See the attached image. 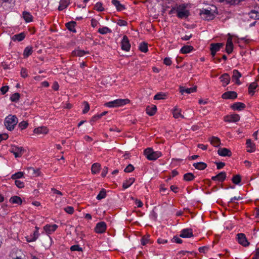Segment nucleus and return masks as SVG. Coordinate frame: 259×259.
Wrapping results in <instances>:
<instances>
[{"label":"nucleus","instance_id":"1","mask_svg":"<svg viewBox=\"0 0 259 259\" xmlns=\"http://www.w3.org/2000/svg\"><path fill=\"white\" fill-rule=\"evenodd\" d=\"M18 122V119L17 116L10 114L5 118L4 124L8 130L12 131L14 129Z\"/></svg>","mask_w":259,"mask_h":259},{"label":"nucleus","instance_id":"2","mask_svg":"<svg viewBox=\"0 0 259 259\" xmlns=\"http://www.w3.org/2000/svg\"><path fill=\"white\" fill-rule=\"evenodd\" d=\"M187 4H182L177 7V16L180 19H186L190 15V11L186 10Z\"/></svg>","mask_w":259,"mask_h":259},{"label":"nucleus","instance_id":"3","mask_svg":"<svg viewBox=\"0 0 259 259\" xmlns=\"http://www.w3.org/2000/svg\"><path fill=\"white\" fill-rule=\"evenodd\" d=\"M144 154L149 160H156L162 155L161 152L154 151L152 148H147L145 149Z\"/></svg>","mask_w":259,"mask_h":259},{"label":"nucleus","instance_id":"4","mask_svg":"<svg viewBox=\"0 0 259 259\" xmlns=\"http://www.w3.org/2000/svg\"><path fill=\"white\" fill-rule=\"evenodd\" d=\"M129 102L130 100L127 99H118L106 103L105 104V106L108 107H116L126 105Z\"/></svg>","mask_w":259,"mask_h":259},{"label":"nucleus","instance_id":"5","mask_svg":"<svg viewBox=\"0 0 259 259\" xmlns=\"http://www.w3.org/2000/svg\"><path fill=\"white\" fill-rule=\"evenodd\" d=\"M199 14L201 16L202 18L208 21L213 20L215 17L214 15L211 12V11L207 9H203L200 10Z\"/></svg>","mask_w":259,"mask_h":259},{"label":"nucleus","instance_id":"6","mask_svg":"<svg viewBox=\"0 0 259 259\" xmlns=\"http://www.w3.org/2000/svg\"><path fill=\"white\" fill-rule=\"evenodd\" d=\"M237 239L238 242L244 247H247L250 244L247 240L246 236L243 233H238L237 234Z\"/></svg>","mask_w":259,"mask_h":259},{"label":"nucleus","instance_id":"7","mask_svg":"<svg viewBox=\"0 0 259 259\" xmlns=\"http://www.w3.org/2000/svg\"><path fill=\"white\" fill-rule=\"evenodd\" d=\"M25 150L22 147L12 146L10 151L13 153L16 158L20 157Z\"/></svg>","mask_w":259,"mask_h":259},{"label":"nucleus","instance_id":"8","mask_svg":"<svg viewBox=\"0 0 259 259\" xmlns=\"http://www.w3.org/2000/svg\"><path fill=\"white\" fill-rule=\"evenodd\" d=\"M121 47L122 50L125 51L126 52L130 51L131 48V44L126 35H124L123 36L121 42Z\"/></svg>","mask_w":259,"mask_h":259},{"label":"nucleus","instance_id":"9","mask_svg":"<svg viewBox=\"0 0 259 259\" xmlns=\"http://www.w3.org/2000/svg\"><path fill=\"white\" fill-rule=\"evenodd\" d=\"M107 225L104 222H100L97 224L95 231L97 233H103L106 230Z\"/></svg>","mask_w":259,"mask_h":259},{"label":"nucleus","instance_id":"10","mask_svg":"<svg viewBox=\"0 0 259 259\" xmlns=\"http://www.w3.org/2000/svg\"><path fill=\"white\" fill-rule=\"evenodd\" d=\"M240 119V116L237 114L228 115L224 117V120L227 122H236Z\"/></svg>","mask_w":259,"mask_h":259},{"label":"nucleus","instance_id":"11","mask_svg":"<svg viewBox=\"0 0 259 259\" xmlns=\"http://www.w3.org/2000/svg\"><path fill=\"white\" fill-rule=\"evenodd\" d=\"M194 236L192 229L191 228H186L183 229L180 235L182 238H190Z\"/></svg>","mask_w":259,"mask_h":259},{"label":"nucleus","instance_id":"12","mask_svg":"<svg viewBox=\"0 0 259 259\" xmlns=\"http://www.w3.org/2000/svg\"><path fill=\"white\" fill-rule=\"evenodd\" d=\"M197 88L196 85L190 88H186L185 87L180 86L179 88V91L182 95H184L185 93L191 94L192 93L196 92L197 91Z\"/></svg>","mask_w":259,"mask_h":259},{"label":"nucleus","instance_id":"13","mask_svg":"<svg viewBox=\"0 0 259 259\" xmlns=\"http://www.w3.org/2000/svg\"><path fill=\"white\" fill-rule=\"evenodd\" d=\"M237 97V94L235 91H228L222 96V98L224 99H234Z\"/></svg>","mask_w":259,"mask_h":259},{"label":"nucleus","instance_id":"14","mask_svg":"<svg viewBox=\"0 0 259 259\" xmlns=\"http://www.w3.org/2000/svg\"><path fill=\"white\" fill-rule=\"evenodd\" d=\"M218 153L221 156L230 157L232 155L231 151L226 148H220L218 150Z\"/></svg>","mask_w":259,"mask_h":259},{"label":"nucleus","instance_id":"15","mask_svg":"<svg viewBox=\"0 0 259 259\" xmlns=\"http://www.w3.org/2000/svg\"><path fill=\"white\" fill-rule=\"evenodd\" d=\"M246 107L245 105L241 102H235L231 105V108L233 110L241 111Z\"/></svg>","mask_w":259,"mask_h":259},{"label":"nucleus","instance_id":"16","mask_svg":"<svg viewBox=\"0 0 259 259\" xmlns=\"http://www.w3.org/2000/svg\"><path fill=\"white\" fill-rule=\"evenodd\" d=\"M221 81L223 82V86L226 87L230 81V76L228 73H224L220 77Z\"/></svg>","mask_w":259,"mask_h":259},{"label":"nucleus","instance_id":"17","mask_svg":"<svg viewBox=\"0 0 259 259\" xmlns=\"http://www.w3.org/2000/svg\"><path fill=\"white\" fill-rule=\"evenodd\" d=\"M233 50V44L232 41V38L229 37L227 39L226 47V52L228 54H230L232 52Z\"/></svg>","mask_w":259,"mask_h":259},{"label":"nucleus","instance_id":"18","mask_svg":"<svg viewBox=\"0 0 259 259\" xmlns=\"http://www.w3.org/2000/svg\"><path fill=\"white\" fill-rule=\"evenodd\" d=\"M57 228L58 226L56 224L52 225H47L44 227V229L47 234H51L52 232H54Z\"/></svg>","mask_w":259,"mask_h":259},{"label":"nucleus","instance_id":"19","mask_svg":"<svg viewBox=\"0 0 259 259\" xmlns=\"http://www.w3.org/2000/svg\"><path fill=\"white\" fill-rule=\"evenodd\" d=\"M240 77H241V74L237 70L235 69L233 71V75L232 78L233 79H235L236 80L235 83L237 85H240L241 84V82L239 79Z\"/></svg>","mask_w":259,"mask_h":259},{"label":"nucleus","instance_id":"20","mask_svg":"<svg viewBox=\"0 0 259 259\" xmlns=\"http://www.w3.org/2000/svg\"><path fill=\"white\" fill-rule=\"evenodd\" d=\"M246 147L247 148H250V149H248L247 152L249 153H252L255 150V144L252 143L251 140L250 139H247L246 142Z\"/></svg>","mask_w":259,"mask_h":259},{"label":"nucleus","instance_id":"21","mask_svg":"<svg viewBox=\"0 0 259 259\" xmlns=\"http://www.w3.org/2000/svg\"><path fill=\"white\" fill-rule=\"evenodd\" d=\"M157 110V107L155 105H152V106H148L146 108V113L149 116L154 115Z\"/></svg>","mask_w":259,"mask_h":259},{"label":"nucleus","instance_id":"22","mask_svg":"<svg viewBox=\"0 0 259 259\" xmlns=\"http://www.w3.org/2000/svg\"><path fill=\"white\" fill-rule=\"evenodd\" d=\"M25 36H26V34H25V32H21L19 34L14 35L12 37V39L14 41H21L25 38Z\"/></svg>","mask_w":259,"mask_h":259},{"label":"nucleus","instance_id":"23","mask_svg":"<svg viewBox=\"0 0 259 259\" xmlns=\"http://www.w3.org/2000/svg\"><path fill=\"white\" fill-rule=\"evenodd\" d=\"M33 132L36 134H46L48 132V130L46 126H40L34 128Z\"/></svg>","mask_w":259,"mask_h":259},{"label":"nucleus","instance_id":"24","mask_svg":"<svg viewBox=\"0 0 259 259\" xmlns=\"http://www.w3.org/2000/svg\"><path fill=\"white\" fill-rule=\"evenodd\" d=\"M209 141L210 142L211 144L216 147H218L221 144L220 139L217 137L213 136L209 138Z\"/></svg>","mask_w":259,"mask_h":259},{"label":"nucleus","instance_id":"25","mask_svg":"<svg viewBox=\"0 0 259 259\" xmlns=\"http://www.w3.org/2000/svg\"><path fill=\"white\" fill-rule=\"evenodd\" d=\"M76 22L72 21L68 23H66L65 24V26L70 31L75 33L76 32V29L74 28V27L76 25Z\"/></svg>","mask_w":259,"mask_h":259},{"label":"nucleus","instance_id":"26","mask_svg":"<svg viewBox=\"0 0 259 259\" xmlns=\"http://www.w3.org/2000/svg\"><path fill=\"white\" fill-rule=\"evenodd\" d=\"M224 46L223 43H212L210 45V50H213L216 52L219 51Z\"/></svg>","mask_w":259,"mask_h":259},{"label":"nucleus","instance_id":"27","mask_svg":"<svg viewBox=\"0 0 259 259\" xmlns=\"http://www.w3.org/2000/svg\"><path fill=\"white\" fill-rule=\"evenodd\" d=\"M194 50V48L192 46L185 45L180 50V53L182 54H187Z\"/></svg>","mask_w":259,"mask_h":259},{"label":"nucleus","instance_id":"28","mask_svg":"<svg viewBox=\"0 0 259 259\" xmlns=\"http://www.w3.org/2000/svg\"><path fill=\"white\" fill-rule=\"evenodd\" d=\"M193 166L197 169L203 170L206 168L207 164L203 162H200L194 163Z\"/></svg>","mask_w":259,"mask_h":259},{"label":"nucleus","instance_id":"29","mask_svg":"<svg viewBox=\"0 0 259 259\" xmlns=\"http://www.w3.org/2000/svg\"><path fill=\"white\" fill-rule=\"evenodd\" d=\"M112 4L116 7V8L118 11H121L122 10L125 9V6L120 3V2L118 0H112Z\"/></svg>","mask_w":259,"mask_h":259},{"label":"nucleus","instance_id":"30","mask_svg":"<svg viewBox=\"0 0 259 259\" xmlns=\"http://www.w3.org/2000/svg\"><path fill=\"white\" fill-rule=\"evenodd\" d=\"M89 54V52L84 50H76L72 52V55L74 56L82 57L86 54Z\"/></svg>","mask_w":259,"mask_h":259},{"label":"nucleus","instance_id":"31","mask_svg":"<svg viewBox=\"0 0 259 259\" xmlns=\"http://www.w3.org/2000/svg\"><path fill=\"white\" fill-rule=\"evenodd\" d=\"M23 17L26 22L32 21L33 17L29 12L24 11L22 13Z\"/></svg>","mask_w":259,"mask_h":259},{"label":"nucleus","instance_id":"32","mask_svg":"<svg viewBox=\"0 0 259 259\" xmlns=\"http://www.w3.org/2000/svg\"><path fill=\"white\" fill-rule=\"evenodd\" d=\"M10 202L12 203L17 204L19 205H21L22 203L21 198L18 196H14L11 197Z\"/></svg>","mask_w":259,"mask_h":259},{"label":"nucleus","instance_id":"33","mask_svg":"<svg viewBox=\"0 0 259 259\" xmlns=\"http://www.w3.org/2000/svg\"><path fill=\"white\" fill-rule=\"evenodd\" d=\"M135 178H130L128 180H126L123 183L122 187L124 189H127L131 186L135 182Z\"/></svg>","mask_w":259,"mask_h":259},{"label":"nucleus","instance_id":"34","mask_svg":"<svg viewBox=\"0 0 259 259\" xmlns=\"http://www.w3.org/2000/svg\"><path fill=\"white\" fill-rule=\"evenodd\" d=\"M195 178V176L191 172L185 174L183 177V180L187 182L193 181Z\"/></svg>","mask_w":259,"mask_h":259},{"label":"nucleus","instance_id":"35","mask_svg":"<svg viewBox=\"0 0 259 259\" xmlns=\"http://www.w3.org/2000/svg\"><path fill=\"white\" fill-rule=\"evenodd\" d=\"M32 49V47L29 46L25 48L23 52V56L24 58L28 57L30 55L32 54L33 52Z\"/></svg>","mask_w":259,"mask_h":259},{"label":"nucleus","instance_id":"36","mask_svg":"<svg viewBox=\"0 0 259 259\" xmlns=\"http://www.w3.org/2000/svg\"><path fill=\"white\" fill-rule=\"evenodd\" d=\"M69 4V0H61L60 2V5L58 7L59 11H62L65 9Z\"/></svg>","mask_w":259,"mask_h":259},{"label":"nucleus","instance_id":"37","mask_svg":"<svg viewBox=\"0 0 259 259\" xmlns=\"http://www.w3.org/2000/svg\"><path fill=\"white\" fill-rule=\"evenodd\" d=\"M36 230L34 232L33 236H31V238L29 239L28 238L27 239V241L28 242H32L36 240L39 236V232L38 230V228L37 227H35Z\"/></svg>","mask_w":259,"mask_h":259},{"label":"nucleus","instance_id":"38","mask_svg":"<svg viewBox=\"0 0 259 259\" xmlns=\"http://www.w3.org/2000/svg\"><path fill=\"white\" fill-rule=\"evenodd\" d=\"M101 165L98 163H95L92 166L91 170L93 174H96L100 170Z\"/></svg>","mask_w":259,"mask_h":259},{"label":"nucleus","instance_id":"39","mask_svg":"<svg viewBox=\"0 0 259 259\" xmlns=\"http://www.w3.org/2000/svg\"><path fill=\"white\" fill-rule=\"evenodd\" d=\"M106 197V191L105 189L102 188L100 191L99 194L97 195L96 198L100 200Z\"/></svg>","mask_w":259,"mask_h":259},{"label":"nucleus","instance_id":"40","mask_svg":"<svg viewBox=\"0 0 259 259\" xmlns=\"http://www.w3.org/2000/svg\"><path fill=\"white\" fill-rule=\"evenodd\" d=\"M139 50L141 52L143 53H146L148 49L147 47V44L145 42H141L139 45Z\"/></svg>","mask_w":259,"mask_h":259},{"label":"nucleus","instance_id":"41","mask_svg":"<svg viewBox=\"0 0 259 259\" xmlns=\"http://www.w3.org/2000/svg\"><path fill=\"white\" fill-rule=\"evenodd\" d=\"M20 98V94L18 93L13 94L10 97V100L13 102H17Z\"/></svg>","mask_w":259,"mask_h":259},{"label":"nucleus","instance_id":"42","mask_svg":"<svg viewBox=\"0 0 259 259\" xmlns=\"http://www.w3.org/2000/svg\"><path fill=\"white\" fill-rule=\"evenodd\" d=\"M241 178L239 175H234L232 178V182L235 185H238L241 182Z\"/></svg>","mask_w":259,"mask_h":259},{"label":"nucleus","instance_id":"43","mask_svg":"<svg viewBox=\"0 0 259 259\" xmlns=\"http://www.w3.org/2000/svg\"><path fill=\"white\" fill-rule=\"evenodd\" d=\"M98 32L102 34H105L107 33H111L112 30L107 27H103L99 28Z\"/></svg>","mask_w":259,"mask_h":259},{"label":"nucleus","instance_id":"44","mask_svg":"<svg viewBox=\"0 0 259 259\" xmlns=\"http://www.w3.org/2000/svg\"><path fill=\"white\" fill-rule=\"evenodd\" d=\"M218 181L223 182L226 178V173L225 171H221L217 175Z\"/></svg>","mask_w":259,"mask_h":259},{"label":"nucleus","instance_id":"45","mask_svg":"<svg viewBox=\"0 0 259 259\" xmlns=\"http://www.w3.org/2000/svg\"><path fill=\"white\" fill-rule=\"evenodd\" d=\"M23 176H24L23 172L19 171V172H17L12 175L11 176V179L16 180L17 179H20V178H22L23 177Z\"/></svg>","mask_w":259,"mask_h":259},{"label":"nucleus","instance_id":"46","mask_svg":"<svg viewBox=\"0 0 259 259\" xmlns=\"http://www.w3.org/2000/svg\"><path fill=\"white\" fill-rule=\"evenodd\" d=\"M248 16L249 18L253 19L254 20H258L257 16L255 13V9L252 10L248 13Z\"/></svg>","mask_w":259,"mask_h":259},{"label":"nucleus","instance_id":"47","mask_svg":"<svg viewBox=\"0 0 259 259\" xmlns=\"http://www.w3.org/2000/svg\"><path fill=\"white\" fill-rule=\"evenodd\" d=\"M166 96L165 93L162 92H160L156 94L154 97V99L156 100H159L161 99H164V97Z\"/></svg>","mask_w":259,"mask_h":259},{"label":"nucleus","instance_id":"48","mask_svg":"<svg viewBox=\"0 0 259 259\" xmlns=\"http://www.w3.org/2000/svg\"><path fill=\"white\" fill-rule=\"evenodd\" d=\"M95 9L99 12H102L104 10V8L103 7V4L101 2H98L96 3L95 6Z\"/></svg>","mask_w":259,"mask_h":259},{"label":"nucleus","instance_id":"49","mask_svg":"<svg viewBox=\"0 0 259 259\" xmlns=\"http://www.w3.org/2000/svg\"><path fill=\"white\" fill-rule=\"evenodd\" d=\"M181 109H179L177 108H175L173 110V112H172L173 116L175 118H178L179 117H180V115H181Z\"/></svg>","mask_w":259,"mask_h":259},{"label":"nucleus","instance_id":"50","mask_svg":"<svg viewBox=\"0 0 259 259\" xmlns=\"http://www.w3.org/2000/svg\"><path fill=\"white\" fill-rule=\"evenodd\" d=\"M28 125V123L26 121H22L20 122L18 124L19 127L21 128V130L25 129Z\"/></svg>","mask_w":259,"mask_h":259},{"label":"nucleus","instance_id":"51","mask_svg":"<svg viewBox=\"0 0 259 259\" xmlns=\"http://www.w3.org/2000/svg\"><path fill=\"white\" fill-rule=\"evenodd\" d=\"M83 105L84 106V109L82 110V113L83 114L87 113L90 110V105L89 103L87 101L83 102Z\"/></svg>","mask_w":259,"mask_h":259},{"label":"nucleus","instance_id":"52","mask_svg":"<svg viewBox=\"0 0 259 259\" xmlns=\"http://www.w3.org/2000/svg\"><path fill=\"white\" fill-rule=\"evenodd\" d=\"M135 168L134 166L131 164H129L124 169V171L125 172H131L133 171L134 170Z\"/></svg>","mask_w":259,"mask_h":259},{"label":"nucleus","instance_id":"53","mask_svg":"<svg viewBox=\"0 0 259 259\" xmlns=\"http://www.w3.org/2000/svg\"><path fill=\"white\" fill-rule=\"evenodd\" d=\"M64 210L65 212L68 213V214H72L74 212V208L72 206H67L64 208Z\"/></svg>","mask_w":259,"mask_h":259},{"label":"nucleus","instance_id":"54","mask_svg":"<svg viewBox=\"0 0 259 259\" xmlns=\"http://www.w3.org/2000/svg\"><path fill=\"white\" fill-rule=\"evenodd\" d=\"M70 250L71 251H82V248L80 247L78 245H74L71 246Z\"/></svg>","mask_w":259,"mask_h":259},{"label":"nucleus","instance_id":"55","mask_svg":"<svg viewBox=\"0 0 259 259\" xmlns=\"http://www.w3.org/2000/svg\"><path fill=\"white\" fill-rule=\"evenodd\" d=\"M15 184L19 188H23L24 187V183L19 180H15Z\"/></svg>","mask_w":259,"mask_h":259},{"label":"nucleus","instance_id":"56","mask_svg":"<svg viewBox=\"0 0 259 259\" xmlns=\"http://www.w3.org/2000/svg\"><path fill=\"white\" fill-rule=\"evenodd\" d=\"M171 241L178 244L182 243L183 240L177 236H175L171 239Z\"/></svg>","mask_w":259,"mask_h":259},{"label":"nucleus","instance_id":"57","mask_svg":"<svg viewBox=\"0 0 259 259\" xmlns=\"http://www.w3.org/2000/svg\"><path fill=\"white\" fill-rule=\"evenodd\" d=\"M21 75L23 78H26L28 76L27 70L25 68H22L21 70Z\"/></svg>","mask_w":259,"mask_h":259},{"label":"nucleus","instance_id":"58","mask_svg":"<svg viewBox=\"0 0 259 259\" xmlns=\"http://www.w3.org/2000/svg\"><path fill=\"white\" fill-rule=\"evenodd\" d=\"M28 170H32V175L34 176H37L39 175V169H35L33 167H30L28 168Z\"/></svg>","mask_w":259,"mask_h":259},{"label":"nucleus","instance_id":"59","mask_svg":"<svg viewBox=\"0 0 259 259\" xmlns=\"http://www.w3.org/2000/svg\"><path fill=\"white\" fill-rule=\"evenodd\" d=\"M9 87L8 85L2 87L0 90L2 95H5L9 90Z\"/></svg>","mask_w":259,"mask_h":259},{"label":"nucleus","instance_id":"60","mask_svg":"<svg viewBox=\"0 0 259 259\" xmlns=\"http://www.w3.org/2000/svg\"><path fill=\"white\" fill-rule=\"evenodd\" d=\"M214 163L217 165L218 169L222 168L225 165V163L223 162H215Z\"/></svg>","mask_w":259,"mask_h":259},{"label":"nucleus","instance_id":"61","mask_svg":"<svg viewBox=\"0 0 259 259\" xmlns=\"http://www.w3.org/2000/svg\"><path fill=\"white\" fill-rule=\"evenodd\" d=\"M117 24L119 26H126V25H127V23L125 20H121V19H119L118 20L117 22Z\"/></svg>","mask_w":259,"mask_h":259},{"label":"nucleus","instance_id":"62","mask_svg":"<svg viewBox=\"0 0 259 259\" xmlns=\"http://www.w3.org/2000/svg\"><path fill=\"white\" fill-rule=\"evenodd\" d=\"M163 63L167 66H169L171 64V61L169 58L166 57L163 60Z\"/></svg>","mask_w":259,"mask_h":259},{"label":"nucleus","instance_id":"63","mask_svg":"<svg viewBox=\"0 0 259 259\" xmlns=\"http://www.w3.org/2000/svg\"><path fill=\"white\" fill-rule=\"evenodd\" d=\"M209 247L207 246H204L199 248V251L201 253H205L206 250H208Z\"/></svg>","mask_w":259,"mask_h":259},{"label":"nucleus","instance_id":"64","mask_svg":"<svg viewBox=\"0 0 259 259\" xmlns=\"http://www.w3.org/2000/svg\"><path fill=\"white\" fill-rule=\"evenodd\" d=\"M253 259H259V247L257 248L255 250V253L254 255V256L252 258Z\"/></svg>","mask_w":259,"mask_h":259}]
</instances>
